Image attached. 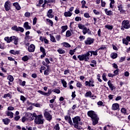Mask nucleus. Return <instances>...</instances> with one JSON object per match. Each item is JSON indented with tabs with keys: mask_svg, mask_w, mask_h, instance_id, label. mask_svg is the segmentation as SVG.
<instances>
[{
	"mask_svg": "<svg viewBox=\"0 0 130 130\" xmlns=\"http://www.w3.org/2000/svg\"><path fill=\"white\" fill-rule=\"evenodd\" d=\"M92 56V55H98V50L96 51H89L86 54L80 55L78 56V58L80 60H85V61H88L89 60V56Z\"/></svg>",
	"mask_w": 130,
	"mask_h": 130,
	"instance_id": "1",
	"label": "nucleus"
},
{
	"mask_svg": "<svg viewBox=\"0 0 130 130\" xmlns=\"http://www.w3.org/2000/svg\"><path fill=\"white\" fill-rule=\"evenodd\" d=\"M87 115L89 117H90L93 125L98 124L99 122V117H98V115L95 111L93 110L88 111L87 112Z\"/></svg>",
	"mask_w": 130,
	"mask_h": 130,
	"instance_id": "2",
	"label": "nucleus"
},
{
	"mask_svg": "<svg viewBox=\"0 0 130 130\" xmlns=\"http://www.w3.org/2000/svg\"><path fill=\"white\" fill-rule=\"evenodd\" d=\"M43 118V116L42 115H39L37 118H35V123L36 124H43L44 123V119Z\"/></svg>",
	"mask_w": 130,
	"mask_h": 130,
	"instance_id": "3",
	"label": "nucleus"
},
{
	"mask_svg": "<svg viewBox=\"0 0 130 130\" xmlns=\"http://www.w3.org/2000/svg\"><path fill=\"white\" fill-rule=\"evenodd\" d=\"M72 120L73 121V126L74 127H78L79 126V122L81 121V117L77 116H75L74 118H72Z\"/></svg>",
	"mask_w": 130,
	"mask_h": 130,
	"instance_id": "4",
	"label": "nucleus"
},
{
	"mask_svg": "<svg viewBox=\"0 0 130 130\" xmlns=\"http://www.w3.org/2000/svg\"><path fill=\"white\" fill-rule=\"evenodd\" d=\"M44 116L46 120H48V121H51V120H52V115L49 113V112L45 111Z\"/></svg>",
	"mask_w": 130,
	"mask_h": 130,
	"instance_id": "5",
	"label": "nucleus"
},
{
	"mask_svg": "<svg viewBox=\"0 0 130 130\" xmlns=\"http://www.w3.org/2000/svg\"><path fill=\"white\" fill-rule=\"evenodd\" d=\"M122 28L124 29H129L130 24L128 20H124L122 22Z\"/></svg>",
	"mask_w": 130,
	"mask_h": 130,
	"instance_id": "6",
	"label": "nucleus"
},
{
	"mask_svg": "<svg viewBox=\"0 0 130 130\" xmlns=\"http://www.w3.org/2000/svg\"><path fill=\"white\" fill-rule=\"evenodd\" d=\"M5 11L8 12V11H10L11 10V2L8 1L5 2L4 5Z\"/></svg>",
	"mask_w": 130,
	"mask_h": 130,
	"instance_id": "7",
	"label": "nucleus"
},
{
	"mask_svg": "<svg viewBox=\"0 0 130 130\" xmlns=\"http://www.w3.org/2000/svg\"><path fill=\"white\" fill-rule=\"evenodd\" d=\"M12 29L17 31H20L21 32H24V28L22 27H17V26H14L12 27Z\"/></svg>",
	"mask_w": 130,
	"mask_h": 130,
	"instance_id": "8",
	"label": "nucleus"
},
{
	"mask_svg": "<svg viewBox=\"0 0 130 130\" xmlns=\"http://www.w3.org/2000/svg\"><path fill=\"white\" fill-rule=\"evenodd\" d=\"M10 41L12 42V41H14V43L15 45H18V39L17 37L12 36L10 37Z\"/></svg>",
	"mask_w": 130,
	"mask_h": 130,
	"instance_id": "9",
	"label": "nucleus"
},
{
	"mask_svg": "<svg viewBox=\"0 0 130 130\" xmlns=\"http://www.w3.org/2000/svg\"><path fill=\"white\" fill-rule=\"evenodd\" d=\"M85 44L87 45H91L93 42H94V39L91 38H88L85 41Z\"/></svg>",
	"mask_w": 130,
	"mask_h": 130,
	"instance_id": "10",
	"label": "nucleus"
},
{
	"mask_svg": "<svg viewBox=\"0 0 130 130\" xmlns=\"http://www.w3.org/2000/svg\"><path fill=\"white\" fill-rule=\"evenodd\" d=\"M28 50L29 52H34V51H35V45L34 44H31L29 46H28Z\"/></svg>",
	"mask_w": 130,
	"mask_h": 130,
	"instance_id": "11",
	"label": "nucleus"
},
{
	"mask_svg": "<svg viewBox=\"0 0 130 130\" xmlns=\"http://www.w3.org/2000/svg\"><path fill=\"white\" fill-rule=\"evenodd\" d=\"M38 93H39L40 94H41V95H44V96H49V95H50V94H51V91L49 90L48 92H44L43 91L41 90H39Z\"/></svg>",
	"mask_w": 130,
	"mask_h": 130,
	"instance_id": "12",
	"label": "nucleus"
},
{
	"mask_svg": "<svg viewBox=\"0 0 130 130\" xmlns=\"http://www.w3.org/2000/svg\"><path fill=\"white\" fill-rule=\"evenodd\" d=\"M112 109V110H118L119 109V105L117 103L113 104Z\"/></svg>",
	"mask_w": 130,
	"mask_h": 130,
	"instance_id": "13",
	"label": "nucleus"
},
{
	"mask_svg": "<svg viewBox=\"0 0 130 130\" xmlns=\"http://www.w3.org/2000/svg\"><path fill=\"white\" fill-rule=\"evenodd\" d=\"M84 35H85V34H87L88 33V34H91V31L90 30V29L87 28V27H85L82 31Z\"/></svg>",
	"mask_w": 130,
	"mask_h": 130,
	"instance_id": "14",
	"label": "nucleus"
},
{
	"mask_svg": "<svg viewBox=\"0 0 130 130\" xmlns=\"http://www.w3.org/2000/svg\"><path fill=\"white\" fill-rule=\"evenodd\" d=\"M23 27L26 30H29L31 29V26L29 25V23L28 22H26L24 23Z\"/></svg>",
	"mask_w": 130,
	"mask_h": 130,
	"instance_id": "15",
	"label": "nucleus"
},
{
	"mask_svg": "<svg viewBox=\"0 0 130 130\" xmlns=\"http://www.w3.org/2000/svg\"><path fill=\"white\" fill-rule=\"evenodd\" d=\"M2 121L4 122V124L8 125V124H9V123H10L11 122V120L8 118H6L5 119H3Z\"/></svg>",
	"mask_w": 130,
	"mask_h": 130,
	"instance_id": "16",
	"label": "nucleus"
},
{
	"mask_svg": "<svg viewBox=\"0 0 130 130\" xmlns=\"http://www.w3.org/2000/svg\"><path fill=\"white\" fill-rule=\"evenodd\" d=\"M6 115L7 116H10L9 118H13L14 117V113L12 111H8L6 113Z\"/></svg>",
	"mask_w": 130,
	"mask_h": 130,
	"instance_id": "17",
	"label": "nucleus"
},
{
	"mask_svg": "<svg viewBox=\"0 0 130 130\" xmlns=\"http://www.w3.org/2000/svg\"><path fill=\"white\" fill-rule=\"evenodd\" d=\"M13 5L14 7H15V8L18 11H20V10H21V7H20V5H19V3H13Z\"/></svg>",
	"mask_w": 130,
	"mask_h": 130,
	"instance_id": "18",
	"label": "nucleus"
},
{
	"mask_svg": "<svg viewBox=\"0 0 130 130\" xmlns=\"http://www.w3.org/2000/svg\"><path fill=\"white\" fill-rule=\"evenodd\" d=\"M105 12L107 16H112L113 12L111 10L108 11V9H105Z\"/></svg>",
	"mask_w": 130,
	"mask_h": 130,
	"instance_id": "19",
	"label": "nucleus"
},
{
	"mask_svg": "<svg viewBox=\"0 0 130 130\" xmlns=\"http://www.w3.org/2000/svg\"><path fill=\"white\" fill-rule=\"evenodd\" d=\"M126 111V109L124 108H122L121 109V112H122V113H123L124 115H128V113Z\"/></svg>",
	"mask_w": 130,
	"mask_h": 130,
	"instance_id": "20",
	"label": "nucleus"
},
{
	"mask_svg": "<svg viewBox=\"0 0 130 130\" xmlns=\"http://www.w3.org/2000/svg\"><path fill=\"white\" fill-rule=\"evenodd\" d=\"M108 85L109 86V87L110 88L111 90L112 91H113V89L114 88V86L112 85V84H111V81H110V80L108 81Z\"/></svg>",
	"mask_w": 130,
	"mask_h": 130,
	"instance_id": "21",
	"label": "nucleus"
},
{
	"mask_svg": "<svg viewBox=\"0 0 130 130\" xmlns=\"http://www.w3.org/2000/svg\"><path fill=\"white\" fill-rule=\"evenodd\" d=\"M59 101H60V104H61L63 106L66 105V101H64V98H60Z\"/></svg>",
	"mask_w": 130,
	"mask_h": 130,
	"instance_id": "22",
	"label": "nucleus"
},
{
	"mask_svg": "<svg viewBox=\"0 0 130 130\" xmlns=\"http://www.w3.org/2000/svg\"><path fill=\"white\" fill-rule=\"evenodd\" d=\"M61 28L62 29L61 33H63L64 32H66L67 30H68V25H64L61 26Z\"/></svg>",
	"mask_w": 130,
	"mask_h": 130,
	"instance_id": "23",
	"label": "nucleus"
},
{
	"mask_svg": "<svg viewBox=\"0 0 130 130\" xmlns=\"http://www.w3.org/2000/svg\"><path fill=\"white\" fill-rule=\"evenodd\" d=\"M72 15H73V14L71 13L70 11L66 12L64 13V15L65 16V17H71Z\"/></svg>",
	"mask_w": 130,
	"mask_h": 130,
	"instance_id": "24",
	"label": "nucleus"
},
{
	"mask_svg": "<svg viewBox=\"0 0 130 130\" xmlns=\"http://www.w3.org/2000/svg\"><path fill=\"white\" fill-rule=\"evenodd\" d=\"M111 57L114 59V58H116L117 57V53H112L110 55Z\"/></svg>",
	"mask_w": 130,
	"mask_h": 130,
	"instance_id": "25",
	"label": "nucleus"
},
{
	"mask_svg": "<svg viewBox=\"0 0 130 130\" xmlns=\"http://www.w3.org/2000/svg\"><path fill=\"white\" fill-rule=\"evenodd\" d=\"M85 96V97H90V98L91 97H93V96H92V92H91V91H88L86 92Z\"/></svg>",
	"mask_w": 130,
	"mask_h": 130,
	"instance_id": "26",
	"label": "nucleus"
},
{
	"mask_svg": "<svg viewBox=\"0 0 130 130\" xmlns=\"http://www.w3.org/2000/svg\"><path fill=\"white\" fill-rule=\"evenodd\" d=\"M119 11H120V13H123L124 12V10L122 9V5H120L118 7Z\"/></svg>",
	"mask_w": 130,
	"mask_h": 130,
	"instance_id": "27",
	"label": "nucleus"
},
{
	"mask_svg": "<svg viewBox=\"0 0 130 130\" xmlns=\"http://www.w3.org/2000/svg\"><path fill=\"white\" fill-rule=\"evenodd\" d=\"M61 82L64 88H67V81H64V79H61Z\"/></svg>",
	"mask_w": 130,
	"mask_h": 130,
	"instance_id": "28",
	"label": "nucleus"
},
{
	"mask_svg": "<svg viewBox=\"0 0 130 130\" xmlns=\"http://www.w3.org/2000/svg\"><path fill=\"white\" fill-rule=\"evenodd\" d=\"M54 129H55V130L60 129V127H59V124L56 123L55 125L54 126Z\"/></svg>",
	"mask_w": 130,
	"mask_h": 130,
	"instance_id": "29",
	"label": "nucleus"
},
{
	"mask_svg": "<svg viewBox=\"0 0 130 130\" xmlns=\"http://www.w3.org/2000/svg\"><path fill=\"white\" fill-rule=\"evenodd\" d=\"M7 79L8 80H9V81H10V82L14 81V77H13V76H11V75L8 76Z\"/></svg>",
	"mask_w": 130,
	"mask_h": 130,
	"instance_id": "30",
	"label": "nucleus"
},
{
	"mask_svg": "<svg viewBox=\"0 0 130 130\" xmlns=\"http://www.w3.org/2000/svg\"><path fill=\"white\" fill-rule=\"evenodd\" d=\"M93 83V82L91 80H89V82L88 81H86L85 82V86H90L91 85H92V84Z\"/></svg>",
	"mask_w": 130,
	"mask_h": 130,
	"instance_id": "31",
	"label": "nucleus"
},
{
	"mask_svg": "<svg viewBox=\"0 0 130 130\" xmlns=\"http://www.w3.org/2000/svg\"><path fill=\"white\" fill-rule=\"evenodd\" d=\"M40 51L44 55H46V53H45V49L43 48V47H40Z\"/></svg>",
	"mask_w": 130,
	"mask_h": 130,
	"instance_id": "32",
	"label": "nucleus"
},
{
	"mask_svg": "<svg viewBox=\"0 0 130 130\" xmlns=\"http://www.w3.org/2000/svg\"><path fill=\"white\" fill-rule=\"evenodd\" d=\"M57 51L60 54H63V53H66L64 50H62L61 49H58Z\"/></svg>",
	"mask_w": 130,
	"mask_h": 130,
	"instance_id": "33",
	"label": "nucleus"
},
{
	"mask_svg": "<svg viewBox=\"0 0 130 130\" xmlns=\"http://www.w3.org/2000/svg\"><path fill=\"white\" fill-rule=\"evenodd\" d=\"M67 122H68V123H69L70 124V125L71 126H73V125L74 126V123H73V121L72 120V118H70L68 121Z\"/></svg>",
	"mask_w": 130,
	"mask_h": 130,
	"instance_id": "34",
	"label": "nucleus"
},
{
	"mask_svg": "<svg viewBox=\"0 0 130 130\" xmlns=\"http://www.w3.org/2000/svg\"><path fill=\"white\" fill-rule=\"evenodd\" d=\"M66 36L67 37H70V36H72V32L70 30H68L66 32Z\"/></svg>",
	"mask_w": 130,
	"mask_h": 130,
	"instance_id": "35",
	"label": "nucleus"
},
{
	"mask_svg": "<svg viewBox=\"0 0 130 130\" xmlns=\"http://www.w3.org/2000/svg\"><path fill=\"white\" fill-rule=\"evenodd\" d=\"M105 27L107 28V29H109V30H112V29H113V26L111 25H105Z\"/></svg>",
	"mask_w": 130,
	"mask_h": 130,
	"instance_id": "36",
	"label": "nucleus"
},
{
	"mask_svg": "<svg viewBox=\"0 0 130 130\" xmlns=\"http://www.w3.org/2000/svg\"><path fill=\"white\" fill-rule=\"evenodd\" d=\"M29 59V57L28 56H24L23 57H22V60L23 61H27Z\"/></svg>",
	"mask_w": 130,
	"mask_h": 130,
	"instance_id": "37",
	"label": "nucleus"
},
{
	"mask_svg": "<svg viewBox=\"0 0 130 130\" xmlns=\"http://www.w3.org/2000/svg\"><path fill=\"white\" fill-rule=\"evenodd\" d=\"M5 41H7V42L8 43H10V42H11V38H10V39H9V37H5Z\"/></svg>",
	"mask_w": 130,
	"mask_h": 130,
	"instance_id": "38",
	"label": "nucleus"
},
{
	"mask_svg": "<svg viewBox=\"0 0 130 130\" xmlns=\"http://www.w3.org/2000/svg\"><path fill=\"white\" fill-rule=\"evenodd\" d=\"M47 22H48L51 26L52 27V26H53V22H52V20L49 19H47Z\"/></svg>",
	"mask_w": 130,
	"mask_h": 130,
	"instance_id": "39",
	"label": "nucleus"
},
{
	"mask_svg": "<svg viewBox=\"0 0 130 130\" xmlns=\"http://www.w3.org/2000/svg\"><path fill=\"white\" fill-rule=\"evenodd\" d=\"M25 17L29 18V17H30L31 16V13H30V12H26L24 14Z\"/></svg>",
	"mask_w": 130,
	"mask_h": 130,
	"instance_id": "40",
	"label": "nucleus"
},
{
	"mask_svg": "<svg viewBox=\"0 0 130 130\" xmlns=\"http://www.w3.org/2000/svg\"><path fill=\"white\" fill-rule=\"evenodd\" d=\"M15 110V108H14L12 106H9L8 107V110H9V111H13V110Z\"/></svg>",
	"mask_w": 130,
	"mask_h": 130,
	"instance_id": "41",
	"label": "nucleus"
},
{
	"mask_svg": "<svg viewBox=\"0 0 130 130\" xmlns=\"http://www.w3.org/2000/svg\"><path fill=\"white\" fill-rule=\"evenodd\" d=\"M50 38H51V41H52V42H56V41L55 40V38H54L53 36H51Z\"/></svg>",
	"mask_w": 130,
	"mask_h": 130,
	"instance_id": "42",
	"label": "nucleus"
},
{
	"mask_svg": "<svg viewBox=\"0 0 130 130\" xmlns=\"http://www.w3.org/2000/svg\"><path fill=\"white\" fill-rule=\"evenodd\" d=\"M76 86L78 88H82V83H81L80 82L78 81L76 84Z\"/></svg>",
	"mask_w": 130,
	"mask_h": 130,
	"instance_id": "43",
	"label": "nucleus"
},
{
	"mask_svg": "<svg viewBox=\"0 0 130 130\" xmlns=\"http://www.w3.org/2000/svg\"><path fill=\"white\" fill-rule=\"evenodd\" d=\"M53 92H54V93H57V94H59V93H60V90L58 89H55L53 90Z\"/></svg>",
	"mask_w": 130,
	"mask_h": 130,
	"instance_id": "44",
	"label": "nucleus"
},
{
	"mask_svg": "<svg viewBox=\"0 0 130 130\" xmlns=\"http://www.w3.org/2000/svg\"><path fill=\"white\" fill-rule=\"evenodd\" d=\"M71 118V116L66 115L64 116V119L66 121H68Z\"/></svg>",
	"mask_w": 130,
	"mask_h": 130,
	"instance_id": "45",
	"label": "nucleus"
},
{
	"mask_svg": "<svg viewBox=\"0 0 130 130\" xmlns=\"http://www.w3.org/2000/svg\"><path fill=\"white\" fill-rule=\"evenodd\" d=\"M21 118V116H15L14 117V120L16 121H18V120H19V119H20Z\"/></svg>",
	"mask_w": 130,
	"mask_h": 130,
	"instance_id": "46",
	"label": "nucleus"
},
{
	"mask_svg": "<svg viewBox=\"0 0 130 130\" xmlns=\"http://www.w3.org/2000/svg\"><path fill=\"white\" fill-rule=\"evenodd\" d=\"M123 43L126 45H128V41L124 39H123Z\"/></svg>",
	"mask_w": 130,
	"mask_h": 130,
	"instance_id": "47",
	"label": "nucleus"
},
{
	"mask_svg": "<svg viewBox=\"0 0 130 130\" xmlns=\"http://www.w3.org/2000/svg\"><path fill=\"white\" fill-rule=\"evenodd\" d=\"M45 4H50V3H53V0L44 1Z\"/></svg>",
	"mask_w": 130,
	"mask_h": 130,
	"instance_id": "48",
	"label": "nucleus"
},
{
	"mask_svg": "<svg viewBox=\"0 0 130 130\" xmlns=\"http://www.w3.org/2000/svg\"><path fill=\"white\" fill-rule=\"evenodd\" d=\"M78 27L79 28V29H82L83 30L84 29V28L85 27V25H83L81 24H79Z\"/></svg>",
	"mask_w": 130,
	"mask_h": 130,
	"instance_id": "49",
	"label": "nucleus"
},
{
	"mask_svg": "<svg viewBox=\"0 0 130 130\" xmlns=\"http://www.w3.org/2000/svg\"><path fill=\"white\" fill-rule=\"evenodd\" d=\"M47 16L48 17V18H53L54 17V15L52 14L47 13Z\"/></svg>",
	"mask_w": 130,
	"mask_h": 130,
	"instance_id": "50",
	"label": "nucleus"
},
{
	"mask_svg": "<svg viewBox=\"0 0 130 130\" xmlns=\"http://www.w3.org/2000/svg\"><path fill=\"white\" fill-rule=\"evenodd\" d=\"M103 79L104 81H105V82H107L108 79H107V78H106V75H105V74H104L103 75Z\"/></svg>",
	"mask_w": 130,
	"mask_h": 130,
	"instance_id": "51",
	"label": "nucleus"
},
{
	"mask_svg": "<svg viewBox=\"0 0 130 130\" xmlns=\"http://www.w3.org/2000/svg\"><path fill=\"white\" fill-rule=\"evenodd\" d=\"M63 45L65 47H71V45H70V44H69L68 43H64Z\"/></svg>",
	"mask_w": 130,
	"mask_h": 130,
	"instance_id": "52",
	"label": "nucleus"
},
{
	"mask_svg": "<svg viewBox=\"0 0 130 130\" xmlns=\"http://www.w3.org/2000/svg\"><path fill=\"white\" fill-rule=\"evenodd\" d=\"M26 120H27V118H26V117L23 116V117L22 118V119H21L22 122H25V121H26Z\"/></svg>",
	"mask_w": 130,
	"mask_h": 130,
	"instance_id": "53",
	"label": "nucleus"
},
{
	"mask_svg": "<svg viewBox=\"0 0 130 130\" xmlns=\"http://www.w3.org/2000/svg\"><path fill=\"white\" fill-rule=\"evenodd\" d=\"M81 4H82V8H85V5H86V1H82L81 2Z\"/></svg>",
	"mask_w": 130,
	"mask_h": 130,
	"instance_id": "54",
	"label": "nucleus"
},
{
	"mask_svg": "<svg viewBox=\"0 0 130 130\" xmlns=\"http://www.w3.org/2000/svg\"><path fill=\"white\" fill-rule=\"evenodd\" d=\"M30 116L29 117V119L30 120H34V117H33L32 114H29Z\"/></svg>",
	"mask_w": 130,
	"mask_h": 130,
	"instance_id": "55",
	"label": "nucleus"
},
{
	"mask_svg": "<svg viewBox=\"0 0 130 130\" xmlns=\"http://www.w3.org/2000/svg\"><path fill=\"white\" fill-rule=\"evenodd\" d=\"M105 5H106V3L105 2L103 1V0L101 1V6L102 7H105Z\"/></svg>",
	"mask_w": 130,
	"mask_h": 130,
	"instance_id": "56",
	"label": "nucleus"
},
{
	"mask_svg": "<svg viewBox=\"0 0 130 130\" xmlns=\"http://www.w3.org/2000/svg\"><path fill=\"white\" fill-rule=\"evenodd\" d=\"M37 22V18L35 17L33 20V25H35Z\"/></svg>",
	"mask_w": 130,
	"mask_h": 130,
	"instance_id": "57",
	"label": "nucleus"
},
{
	"mask_svg": "<svg viewBox=\"0 0 130 130\" xmlns=\"http://www.w3.org/2000/svg\"><path fill=\"white\" fill-rule=\"evenodd\" d=\"M75 20L76 21H82V18L80 17H76L75 18Z\"/></svg>",
	"mask_w": 130,
	"mask_h": 130,
	"instance_id": "58",
	"label": "nucleus"
},
{
	"mask_svg": "<svg viewBox=\"0 0 130 130\" xmlns=\"http://www.w3.org/2000/svg\"><path fill=\"white\" fill-rule=\"evenodd\" d=\"M106 48V47H105V46H102L100 48H99V49H98V50H104V49H105Z\"/></svg>",
	"mask_w": 130,
	"mask_h": 130,
	"instance_id": "59",
	"label": "nucleus"
},
{
	"mask_svg": "<svg viewBox=\"0 0 130 130\" xmlns=\"http://www.w3.org/2000/svg\"><path fill=\"white\" fill-rule=\"evenodd\" d=\"M97 104L100 106H102V105H103V102H102V101H99V102H98Z\"/></svg>",
	"mask_w": 130,
	"mask_h": 130,
	"instance_id": "60",
	"label": "nucleus"
},
{
	"mask_svg": "<svg viewBox=\"0 0 130 130\" xmlns=\"http://www.w3.org/2000/svg\"><path fill=\"white\" fill-rule=\"evenodd\" d=\"M70 73V70H65L64 71V75H68V74Z\"/></svg>",
	"mask_w": 130,
	"mask_h": 130,
	"instance_id": "61",
	"label": "nucleus"
},
{
	"mask_svg": "<svg viewBox=\"0 0 130 130\" xmlns=\"http://www.w3.org/2000/svg\"><path fill=\"white\" fill-rule=\"evenodd\" d=\"M84 17H85V18H90V15H89V13H84Z\"/></svg>",
	"mask_w": 130,
	"mask_h": 130,
	"instance_id": "62",
	"label": "nucleus"
},
{
	"mask_svg": "<svg viewBox=\"0 0 130 130\" xmlns=\"http://www.w3.org/2000/svg\"><path fill=\"white\" fill-rule=\"evenodd\" d=\"M4 98H7V97H11V94L10 93L5 94L4 95Z\"/></svg>",
	"mask_w": 130,
	"mask_h": 130,
	"instance_id": "63",
	"label": "nucleus"
},
{
	"mask_svg": "<svg viewBox=\"0 0 130 130\" xmlns=\"http://www.w3.org/2000/svg\"><path fill=\"white\" fill-rule=\"evenodd\" d=\"M34 106L36 107H40V104H34Z\"/></svg>",
	"mask_w": 130,
	"mask_h": 130,
	"instance_id": "64",
	"label": "nucleus"
}]
</instances>
